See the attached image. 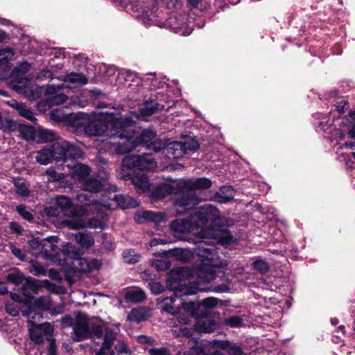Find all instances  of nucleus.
Segmentation results:
<instances>
[{
  "instance_id": "53",
  "label": "nucleus",
  "mask_w": 355,
  "mask_h": 355,
  "mask_svg": "<svg viewBox=\"0 0 355 355\" xmlns=\"http://www.w3.org/2000/svg\"><path fill=\"white\" fill-rule=\"evenodd\" d=\"M125 262L128 263H136L139 259V256L135 253L132 250H128L123 253Z\"/></svg>"
},
{
  "instance_id": "48",
  "label": "nucleus",
  "mask_w": 355,
  "mask_h": 355,
  "mask_svg": "<svg viewBox=\"0 0 355 355\" xmlns=\"http://www.w3.org/2000/svg\"><path fill=\"white\" fill-rule=\"evenodd\" d=\"M6 279L15 285H19L25 279V277L19 271H15L14 272L9 273L6 276Z\"/></svg>"
},
{
  "instance_id": "17",
  "label": "nucleus",
  "mask_w": 355,
  "mask_h": 355,
  "mask_svg": "<svg viewBox=\"0 0 355 355\" xmlns=\"http://www.w3.org/2000/svg\"><path fill=\"white\" fill-rule=\"evenodd\" d=\"M13 51L10 48L0 49V79H6L10 75L11 65L9 60L13 56Z\"/></svg>"
},
{
  "instance_id": "27",
  "label": "nucleus",
  "mask_w": 355,
  "mask_h": 355,
  "mask_svg": "<svg viewBox=\"0 0 355 355\" xmlns=\"http://www.w3.org/2000/svg\"><path fill=\"white\" fill-rule=\"evenodd\" d=\"M58 135L53 130L39 128L36 130L34 141L37 143H45L56 140Z\"/></svg>"
},
{
  "instance_id": "6",
  "label": "nucleus",
  "mask_w": 355,
  "mask_h": 355,
  "mask_svg": "<svg viewBox=\"0 0 355 355\" xmlns=\"http://www.w3.org/2000/svg\"><path fill=\"white\" fill-rule=\"evenodd\" d=\"M192 230L203 229L210 220L212 225L216 226L222 221L218 209L211 205H205L189 217Z\"/></svg>"
},
{
  "instance_id": "4",
  "label": "nucleus",
  "mask_w": 355,
  "mask_h": 355,
  "mask_svg": "<svg viewBox=\"0 0 355 355\" xmlns=\"http://www.w3.org/2000/svg\"><path fill=\"white\" fill-rule=\"evenodd\" d=\"M103 331L101 321L89 318L87 314L79 312L74 320L71 338L73 341L80 342L92 336L100 338Z\"/></svg>"
},
{
  "instance_id": "54",
  "label": "nucleus",
  "mask_w": 355,
  "mask_h": 355,
  "mask_svg": "<svg viewBox=\"0 0 355 355\" xmlns=\"http://www.w3.org/2000/svg\"><path fill=\"white\" fill-rule=\"evenodd\" d=\"M254 269L258 270L260 273L265 274L269 269L268 263L263 259H257L253 263Z\"/></svg>"
},
{
  "instance_id": "39",
  "label": "nucleus",
  "mask_w": 355,
  "mask_h": 355,
  "mask_svg": "<svg viewBox=\"0 0 355 355\" xmlns=\"http://www.w3.org/2000/svg\"><path fill=\"white\" fill-rule=\"evenodd\" d=\"M64 81L65 83H71L76 86L84 85L88 82L85 75L78 73H71L67 75L64 77Z\"/></svg>"
},
{
  "instance_id": "5",
  "label": "nucleus",
  "mask_w": 355,
  "mask_h": 355,
  "mask_svg": "<svg viewBox=\"0 0 355 355\" xmlns=\"http://www.w3.org/2000/svg\"><path fill=\"white\" fill-rule=\"evenodd\" d=\"M104 193L100 201L96 199H91V196H88L85 193H79L77 199L79 202L85 205L93 203H100L107 209H113L116 207H119L122 209L135 208L138 206L139 202L137 200L129 196L116 195L114 193L109 192V196Z\"/></svg>"
},
{
  "instance_id": "42",
  "label": "nucleus",
  "mask_w": 355,
  "mask_h": 355,
  "mask_svg": "<svg viewBox=\"0 0 355 355\" xmlns=\"http://www.w3.org/2000/svg\"><path fill=\"white\" fill-rule=\"evenodd\" d=\"M19 132L23 139L34 141L36 130H35L31 125L20 124L19 125Z\"/></svg>"
},
{
  "instance_id": "23",
  "label": "nucleus",
  "mask_w": 355,
  "mask_h": 355,
  "mask_svg": "<svg viewBox=\"0 0 355 355\" xmlns=\"http://www.w3.org/2000/svg\"><path fill=\"white\" fill-rule=\"evenodd\" d=\"M90 117V115L84 112H78L77 114L71 113L68 125L77 129L83 128L85 132L86 126L89 122Z\"/></svg>"
},
{
  "instance_id": "21",
  "label": "nucleus",
  "mask_w": 355,
  "mask_h": 355,
  "mask_svg": "<svg viewBox=\"0 0 355 355\" xmlns=\"http://www.w3.org/2000/svg\"><path fill=\"white\" fill-rule=\"evenodd\" d=\"M68 141H61L54 143L51 146L53 159L58 162H62V164L67 166L68 159H66V150L67 149Z\"/></svg>"
},
{
  "instance_id": "64",
  "label": "nucleus",
  "mask_w": 355,
  "mask_h": 355,
  "mask_svg": "<svg viewBox=\"0 0 355 355\" xmlns=\"http://www.w3.org/2000/svg\"><path fill=\"white\" fill-rule=\"evenodd\" d=\"M148 287L155 294H159L164 291L163 286L160 283L156 282H149Z\"/></svg>"
},
{
  "instance_id": "31",
  "label": "nucleus",
  "mask_w": 355,
  "mask_h": 355,
  "mask_svg": "<svg viewBox=\"0 0 355 355\" xmlns=\"http://www.w3.org/2000/svg\"><path fill=\"white\" fill-rule=\"evenodd\" d=\"M170 227L173 232L179 233L189 232L193 230L189 219L178 218L174 220L171 222Z\"/></svg>"
},
{
  "instance_id": "61",
  "label": "nucleus",
  "mask_w": 355,
  "mask_h": 355,
  "mask_svg": "<svg viewBox=\"0 0 355 355\" xmlns=\"http://www.w3.org/2000/svg\"><path fill=\"white\" fill-rule=\"evenodd\" d=\"M218 300L215 297H207L201 302V306L206 309H211L217 306Z\"/></svg>"
},
{
  "instance_id": "13",
  "label": "nucleus",
  "mask_w": 355,
  "mask_h": 355,
  "mask_svg": "<svg viewBox=\"0 0 355 355\" xmlns=\"http://www.w3.org/2000/svg\"><path fill=\"white\" fill-rule=\"evenodd\" d=\"M64 86V84L63 83L57 85L55 84H49L47 85L45 94L46 95H51L47 99V103L49 106L60 105L67 102L68 98L65 94L62 93L58 94Z\"/></svg>"
},
{
  "instance_id": "40",
  "label": "nucleus",
  "mask_w": 355,
  "mask_h": 355,
  "mask_svg": "<svg viewBox=\"0 0 355 355\" xmlns=\"http://www.w3.org/2000/svg\"><path fill=\"white\" fill-rule=\"evenodd\" d=\"M116 338V334L111 329H106L104 341L102 345L103 349H107L110 355H114V352L112 350L114 342Z\"/></svg>"
},
{
  "instance_id": "59",
  "label": "nucleus",
  "mask_w": 355,
  "mask_h": 355,
  "mask_svg": "<svg viewBox=\"0 0 355 355\" xmlns=\"http://www.w3.org/2000/svg\"><path fill=\"white\" fill-rule=\"evenodd\" d=\"M31 272L34 275H46L47 273L46 270L37 262H34L31 264Z\"/></svg>"
},
{
  "instance_id": "45",
  "label": "nucleus",
  "mask_w": 355,
  "mask_h": 355,
  "mask_svg": "<svg viewBox=\"0 0 355 355\" xmlns=\"http://www.w3.org/2000/svg\"><path fill=\"white\" fill-rule=\"evenodd\" d=\"M166 147V143L161 139H156L150 144L146 145V149L148 150L150 153H157Z\"/></svg>"
},
{
  "instance_id": "8",
  "label": "nucleus",
  "mask_w": 355,
  "mask_h": 355,
  "mask_svg": "<svg viewBox=\"0 0 355 355\" xmlns=\"http://www.w3.org/2000/svg\"><path fill=\"white\" fill-rule=\"evenodd\" d=\"M122 166L127 168H136L140 171H153L157 167L155 159L149 156L132 155L125 156Z\"/></svg>"
},
{
  "instance_id": "24",
  "label": "nucleus",
  "mask_w": 355,
  "mask_h": 355,
  "mask_svg": "<svg viewBox=\"0 0 355 355\" xmlns=\"http://www.w3.org/2000/svg\"><path fill=\"white\" fill-rule=\"evenodd\" d=\"M209 235L223 245L230 244L233 239L231 233L223 226H220L218 230H212Z\"/></svg>"
},
{
  "instance_id": "46",
  "label": "nucleus",
  "mask_w": 355,
  "mask_h": 355,
  "mask_svg": "<svg viewBox=\"0 0 355 355\" xmlns=\"http://www.w3.org/2000/svg\"><path fill=\"white\" fill-rule=\"evenodd\" d=\"M223 323L232 328L239 327L243 324V320L241 316L234 315L225 319Z\"/></svg>"
},
{
  "instance_id": "12",
  "label": "nucleus",
  "mask_w": 355,
  "mask_h": 355,
  "mask_svg": "<svg viewBox=\"0 0 355 355\" xmlns=\"http://www.w3.org/2000/svg\"><path fill=\"white\" fill-rule=\"evenodd\" d=\"M56 204L61 209L62 214L67 216H78L83 213L80 207L76 206L69 198L64 196H58L56 198Z\"/></svg>"
},
{
  "instance_id": "44",
  "label": "nucleus",
  "mask_w": 355,
  "mask_h": 355,
  "mask_svg": "<svg viewBox=\"0 0 355 355\" xmlns=\"http://www.w3.org/2000/svg\"><path fill=\"white\" fill-rule=\"evenodd\" d=\"M191 275V271L188 268H179L172 271L171 278L182 280L187 278Z\"/></svg>"
},
{
  "instance_id": "1",
  "label": "nucleus",
  "mask_w": 355,
  "mask_h": 355,
  "mask_svg": "<svg viewBox=\"0 0 355 355\" xmlns=\"http://www.w3.org/2000/svg\"><path fill=\"white\" fill-rule=\"evenodd\" d=\"M123 116H118L114 112H106L96 116H91L86 126L85 133L89 137H101L112 139L110 144L116 154H125L134 147L131 139V121H124Z\"/></svg>"
},
{
  "instance_id": "20",
  "label": "nucleus",
  "mask_w": 355,
  "mask_h": 355,
  "mask_svg": "<svg viewBox=\"0 0 355 355\" xmlns=\"http://www.w3.org/2000/svg\"><path fill=\"white\" fill-rule=\"evenodd\" d=\"M34 304L41 310L49 311L51 315L60 314L63 311V306L53 304L50 296L37 297L34 300Z\"/></svg>"
},
{
  "instance_id": "62",
  "label": "nucleus",
  "mask_w": 355,
  "mask_h": 355,
  "mask_svg": "<svg viewBox=\"0 0 355 355\" xmlns=\"http://www.w3.org/2000/svg\"><path fill=\"white\" fill-rule=\"evenodd\" d=\"M173 331L177 334L178 336H182L187 338L192 336V329L187 327H180L173 330Z\"/></svg>"
},
{
  "instance_id": "2",
  "label": "nucleus",
  "mask_w": 355,
  "mask_h": 355,
  "mask_svg": "<svg viewBox=\"0 0 355 355\" xmlns=\"http://www.w3.org/2000/svg\"><path fill=\"white\" fill-rule=\"evenodd\" d=\"M168 286L170 289L173 290L174 293L173 295L164 299V310L171 315H178V320L182 324H187L193 318H198L199 304L193 302H184L182 297L194 295L207 288L196 282L188 284L182 282L178 284H168Z\"/></svg>"
},
{
  "instance_id": "16",
  "label": "nucleus",
  "mask_w": 355,
  "mask_h": 355,
  "mask_svg": "<svg viewBox=\"0 0 355 355\" xmlns=\"http://www.w3.org/2000/svg\"><path fill=\"white\" fill-rule=\"evenodd\" d=\"M182 191V196L175 200V205L178 207H182L184 210H189L193 208L199 202V199L196 193L180 189L179 192Z\"/></svg>"
},
{
  "instance_id": "49",
  "label": "nucleus",
  "mask_w": 355,
  "mask_h": 355,
  "mask_svg": "<svg viewBox=\"0 0 355 355\" xmlns=\"http://www.w3.org/2000/svg\"><path fill=\"white\" fill-rule=\"evenodd\" d=\"M26 286L35 293H37L40 290V280L35 279L31 277H28L25 282Z\"/></svg>"
},
{
  "instance_id": "43",
  "label": "nucleus",
  "mask_w": 355,
  "mask_h": 355,
  "mask_svg": "<svg viewBox=\"0 0 355 355\" xmlns=\"http://www.w3.org/2000/svg\"><path fill=\"white\" fill-rule=\"evenodd\" d=\"M71 113H64L62 108H57L53 110L51 113V119L58 122H69Z\"/></svg>"
},
{
  "instance_id": "34",
  "label": "nucleus",
  "mask_w": 355,
  "mask_h": 355,
  "mask_svg": "<svg viewBox=\"0 0 355 355\" xmlns=\"http://www.w3.org/2000/svg\"><path fill=\"white\" fill-rule=\"evenodd\" d=\"M124 297L128 302H139L146 298V294L143 290L136 288L127 291Z\"/></svg>"
},
{
  "instance_id": "28",
  "label": "nucleus",
  "mask_w": 355,
  "mask_h": 355,
  "mask_svg": "<svg viewBox=\"0 0 355 355\" xmlns=\"http://www.w3.org/2000/svg\"><path fill=\"white\" fill-rule=\"evenodd\" d=\"M150 315V311L145 307L132 309L128 315V320L139 322L146 320Z\"/></svg>"
},
{
  "instance_id": "18",
  "label": "nucleus",
  "mask_w": 355,
  "mask_h": 355,
  "mask_svg": "<svg viewBox=\"0 0 355 355\" xmlns=\"http://www.w3.org/2000/svg\"><path fill=\"white\" fill-rule=\"evenodd\" d=\"M67 167L73 170L71 176L76 182L83 184L89 178L90 168L87 166L74 162L73 164H67Z\"/></svg>"
},
{
  "instance_id": "26",
  "label": "nucleus",
  "mask_w": 355,
  "mask_h": 355,
  "mask_svg": "<svg viewBox=\"0 0 355 355\" xmlns=\"http://www.w3.org/2000/svg\"><path fill=\"white\" fill-rule=\"evenodd\" d=\"M234 191L230 186L221 187L214 195V200L219 203H225L233 199Z\"/></svg>"
},
{
  "instance_id": "19",
  "label": "nucleus",
  "mask_w": 355,
  "mask_h": 355,
  "mask_svg": "<svg viewBox=\"0 0 355 355\" xmlns=\"http://www.w3.org/2000/svg\"><path fill=\"white\" fill-rule=\"evenodd\" d=\"M180 187L184 190L196 193V190L206 189L211 187V182L206 178L188 180L180 182Z\"/></svg>"
},
{
  "instance_id": "37",
  "label": "nucleus",
  "mask_w": 355,
  "mask_h": 355,
  "mask_svg": "<svg viewBox=\"0 0 355 355\" xmlns=\"http://www.w3.org/2000/svg\"><path fill=\"white\" fill-rule=\"evenodd\" d=\"M135 220L140 223H143L144 220L159 222L162 220V214L151 211H145L141 214H137Z\"/></svg>"
},
{
  "instance_id": "32",
  "label": "nucleus",
  "mask_w": 355,
  "mask_h": 355,
  "mask_svg": "<svg viewBox=\"0 0 355 355\" xmlns=\"http://www.w3.org/2000/svg\"><path fill=\"white\" fill-rule=\"evenodd\" d=\"M76 242L83 248H89L94 244L93 236L86 232H78L74 234Z\"/></svg>"
},
{
  "instance_id": "38",
  "label": "nucleus",
  "mask_w": 355,
  "mask_h": 355,
  "mask_svg": "<svg viewBox=\"0 0 355 355\" xmlns=\"http://www.w3.org/2000/svg\"><path fill=\"white\" fill-rule=\"evenodd\" d=\"M44 242H48L50 243V248L51 250L53 249V242H57V238H47L46 240L41 241L38 239H34L31 242V246L32 248H35L40 252H45L46 253L48 250L45 249L46 243Z\"/></svg>"
},
{
  "instance_id": "3",
  "label": "nucleus",
  "mask_w": 355,
  "mask_h": 355,
  "mask_svg": "<svg viewBox=\"0 0 355 355\" xmlns=\"http://www.w3.org/2000/svg\"><path fill=\"white\" fill-rule=\"evenodd\" d=\"M201 240L196 241V253L204 258L203 262L196 268V283L202 286L216 277V268L222 267V263L217 259V251L214 242L204 240L202 232H200Z\"/></svg>"
},
{
  "instance_id": "50",
  "label": "nucleus",
  "mask_w": 355,
  "mask_h": 355,
  "mask_svg": "<svg viewBox=\"0 0 355 355\" xmlns=\"http://www.w3.org/2000/svg\"><path fill=\"white\" fill-rule=\"evenodd\" d=\"M62 251L68 257L71 258H76L80 255V253L78 252V250L76 249L75 245L71 243H66L64 245H63Z\"/></svg>"
},
{
  "instance_id": "63",
  "label": "nucleus",
  "mask_w": 355,
  "mask_h": 355,
  "mask_svg": "<svg viewBox=\"0 0 355 355\" xmlns=\"http://www.w3.org/2000/svg\"><path fill=\"white\" fill-rule=\"evenodd\" d=\"M17 211L20 216H21L24 219L26 220H32L33 214L25 207L24 206L19 205L17 207Z\"/></svg>"
},
{
  "instance_id": "36",
  "label": "nucleus",
  "mask_w": 355,
  "mask_h": 355,
  "mask_svg": "<svg viewBox=\"0 0 355 355\" xmlns=\"http://www.w3.org/2000/svg\"><path fill=\"white\" fill-rule=\"evenodd\" d=\"M82 156V150L78 147L68 142L67 149L66 150V159H68V163L73 164L74 162H77L76 159Z\"/></svg>"
},
{
  "instance_id": "30",
  "label": "nucleus",
  "mask_w": 355,
  "mask_h": 355,
  "mask_svg": "<svg viewBox=\"0 0 355 355\" xmlns=\"http://www.w3.org/2000/svg\"><path fill=\"white\" fill-rule=\"evenodd\" d=\"M166 154L173 159H179L183 157L186 153L182 141H173L166 148Z\"/></svg>"
},
{
  "instance_id": "52",
  "label": "nucleus",
  "mask_w": 355,
  "mask_h": 355,
  "mask_svg": "<svg viewBox=\"0 0 355 355\" xmlns=\"http://www.w3.org/2000/svg\"><path fill=\"white\" fill-rule=\"evenodd\" d=\"M105 222L103 218L101 219L93 218L86 223V227L92 229H104Z\"/></svg>"
},
{
  "instance_id": "7",
  "label": "nucleus",
  "mask_w": 355,
  "mask_h": 355,
  "mask_svg": "<svg viewBox=\"0 0 355 355\" xmlns=\"http://www.w3.org/2000/svg\"><path fill=\"white\" fill-rule=\"evenodd\" d=\"M26 315L30 322L33 324V328L30 329V338L31 340L37 345L42 343L44 340L50 341V339H52L51 336L53 332V326L48 322L38 325L35 324L42 318V313L35 311L33 309L30 308Z\"/></svg>"
},
{
  "instance_id": "51",
  "label": "nucleus",
  "mask_w": 355,
  "mask_h": 355,
  "mask_svg": "<svg viewBox=\"0 0 355 355\" xmlns=\"http://www.w3.org/2000/svg\"><path fill=\"white\" fill-rule=\"evenodd\" d=\"M66 225L71 229L78 230L86 228V222L82 219H69L65 220Z\"/></svg>"
},
{
  "instance_id": "14",
  "label": "nucleus",
  "mask_w": 355,
  "mask_h": 355,
  "mask_svg": "<svg viewBox=\"0 0 355 355\" xmlns=\"http://www.w3.org/2000/svg\"><path fill=\"white\" fill-rule=\"evenodd\" d=\"M29 69L30 64L25 62H22L19 66L15 68L12 71H10V76H12L13 78L16 77V79L10 83V86L13 89L15 90L21 89H22V85H26L27 80L24 77V76L29 71Z\"/></svg>"
},
{
  "instance_id": "41",
  "label": "nucleus",
  "mask_w": 355,
  "mask_h": 355,
  "mask_svg": "<svg viewBox=\"0 0 355 355\" xmlns=\"http://www.w3.org/2000/svg\"><path fill=\"white\" fill-rule=\"evenodd\" d=\"M14 185L15 192L18 195L26 197L29 195V189L26 181L22 178H17L14 180Z\"/></svg>"
},
{
  "instance_id": "60",
  "label": "nucleus",
  "mask_w": 355,
  "mask_h": 355,
  "mask_svg": "<svg viewBox=\"0 0 355 355\" xmlns=\"http://www.w3.org/2000/svg\"><path fill=\"white\" fill-rule=\"evenodd\" d=\"M6 310L7 313L12 316H17L19 313V304L16 302L6 304Z\"/></svg>"
},
{
  "instance_id": "35",
  "label": "nucleus",
  "mask_w": 355,
  "mask_h": 355,
  "mask_svg": "<svg viewBox=\"0 0 355 355\" xmlns=\"http://www.w3.org/2000/svg\"><path fill=\"white\" fill-rule=\"evenodd\" d=\"M36 161L42 165H46L52 162V153L50 146H45L37 153Z\"/></svg>"
},
{
  "instance_id": "10",
  "label": "nucleus",
  "mask_w": 355,
  "mask_h": 355,
  "mask_svg": "<svg viewBox=\"0 0 355 355\" xmlns=\"http://www.w3.org/2000/svg\"><path fill=\"white\" fill-rule=\"evenodd\" d=\"M141 79L134 72L121 69L117 71L115 85L123 86L130 89V92H137L139 91Z\"/></svg>"
},
{
  "instance_id": "25",
  "label": "nucleus",
  "mask_w": 355,
  "mask_h": 355,
  "mask_svg": "<svg viewBox=\"0 0 355 355\" xmlns=\"http://www.w3.org/2000/svg\"><path fill=\"white\" fill-rule=\"evenodd\" d=\"M214 346L227 351L229 355H243L241 347L236 344H232L228 340H214Z\"/></svg>"
},
{
  "instance_id": "33",
  "label": "nucleus",
  "mask_w": 355,
  "mask_h": 355,
  "mask_svg": "<svg viewBox=\"0 0 355 355\" xmlns=\"http://www.w3.org/2000/svg\"><path fill=\"white\" fill-rule=\"evenodd\" d=\"M103 186L100 180L92 178H89L82 184V187L85 191L90 193L99 192L103 189Z\"/></svg>"
},
{
  "instance_id": "57",
  "label": "nucleus",
  "mask_w": 355,
  "mask_h": 355,
  "mask_svg": "<svg viewBox=\"0 0 355 355\" xmlns=\"http://www.w3.org/2000/svg\"><path fill=\"white\" fill-rule=\"evenodd\" d=\"M153 266L157 270H165L169 268L171 263L167 259H157L153 262Z\"/></svg>"
},
{
  "instance_id": "47",
  "label": "nucleus",
  "mask_w": 355,
  "mask_h": 355,
  "mask_svg": "<svg viewBox=\"0 0 355 355\" xmlns=\"http://www.w3.org/2000/svg\"><path fill=\"white\" fill-rule=\"evenodd\" d=\"M18 113L21 116L26 119L27 120L33 122V123H37V119L35 118L34 113L24 104L20 108V110Z\"/></svg>"
},
{
  "instance_id": "9",
  "label": "nucleus",
  "mask_w": 355,
  "mask_h": 355,
  "mask_svg": "<svg viewBox=\"0 0 355 355\" xmlns=\"http://www.w3.org/2000/svg\"><path fill=\"white\" fill-rule=\"evenodd\" d=\"M168 97L164 94L157 96L156 99H151L143 103L139 108L141 116H151L158 110H168L173 105L172 101L166 100Z\"/></svg>"
},
{
  "instance_id": "22",
  "label": "nucleus",
  "mask_w": 355,
  "mask_h": 355,
  "mask_svg": "<svg viewBox=\"0 0 355 355\" xmlns=\"http://www.w3.org/2000/svg\"><path fill=\"white\" fill-rule=\"evenodd\" d=\"M218 323L211 317L198 319L194 324V329L198 333H211L218 328Z\"/></svg>"
},
{
  "instance_id": "15",
  "label": "nucleus",
  "mask_w": 355,
  "mask_h": 355,
  "mask_svg": "<svg viewBox=\"0 0 355 355\" xmlns=\"http://www.w3.org/2000/svg\"><path fill=\"white\" fill-rule=\"evenodd\" d=\"M179 183H162L157 185L151 192V196L153 199H162L171 194H176L181 189Z\"/></svg>"
},
{
  "instance_id": "55",
  "label": "nucleus",
  "mask_w": 355,
  "mask_h": 355,
  "mask_svg": "<svg viewBox=\"0 0 355 355\" xmlns=\"http://www.w3.org/2000/svg\"><path fill=\"white\" fill-rule=\"evenodd\" d=\"M46 175L48 176V181L51 182H60L64 178V175L62 173H57L52 168L46 170Z\"/></svg>"
},
{
  "instance_id": "56",
  "label": "nucleus",
  "mask_w": 355,
  "mask_h": 355,
  "mask_svg": "<svg viewBox=\"0 0 355 355\" xmlns=\"http://www.w3.org/2000/svg\"><path fill=\"white\" fill-rule=\"evenodd\" d=\"M184 146V150L187 153L188 150H196L199 148V144L197 140L194 139H188L184 142H182Z\"/></svg>"
},
{
  "instance_id": "11",
  "label": "nucleus",
  "mask_w": 355,
  "mask_h": 355,
  "mask_svg": "<svg viewBox=\"0 0 355 355\" xmlns=\"http://www.w3.org/2000/svg\"><path fill=\"white\" fill-rule=\"evenodd\" d=\"M124 121L128 120L131 121V139L134 141V147L129 151L130 152L133 149H135L138 146H142L146 148V145L148 144L149 141H151L155 137V133L149 129H144L141 130V132L137 135L134 130V121L132 119L128 116H124Z\"/></svg>"
},
{
  "instance_id": "29",
  "label": "nucleus",
  "mask_w": 355,
  "mask_h": 355,
  "mask_svg": "<svg viewBox=\"0 0 355 355\" xmlns=\"http://www.w3.org/2000/svg\"><path fill=\"white\" fill-rule=\"evenodd\" d=\"M131 180L137 192H144L149 189L148 179L144 173H138L132 177Z\"/></svg>"
},
{
  "instance_id": "58",
  "label": "nucleus",
  "mask_w": 355,
  "mask_h": 355,
  "mask_svg": "<svg viewBox=\"0 0 355 355\" xmlns=\"http://www.w3.org/2000/svg\"><path fill=\"white\" fill-rule=\"evenodd\" d=\"M147 351L149 355H170L171 354L170 349L165 347L150 348Z\"/></svg>"
}]
</instances>
